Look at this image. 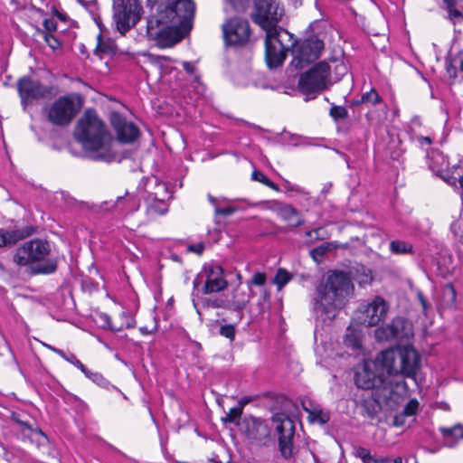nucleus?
<instances>
[{
	"mask_svg": "<svg viewBox=\"0 0 463 463\" xmlns=\"http://www.w3.org/2000/svg\"><path fill=\"white\" fill-rule=\"evenodd\" d=\"M74 136L86 150L98 152V158L108 162L115 158L110 151L113 138L95 111H85L78 121Z\"/></svg>",
	"mask_w": 463,
	"mask_h": 463,
	"instance_id": "nucleus-1",
	"label": "nucleus"
},
{
	"mask_svg": "<svg viewBox=\"0 0 463 463\" xmlns=\"http://www.w3.org/2000/svg\"><path fill=\"white\" fill-rule=\"evenodd\" d=\"M353 290L354 285L346 273H330L317 288L316 310L321 312L326 318H334L335 311L344 307Z\"/></svg>",
	"mask_w": 463,
	"mask_h": 463,
	"instance_id": "nucleus-2",
	"label": "nucleus"
},
{
	"mask_svg": "<svg viewBox=\"0 0 463 463\" xmlns=\"http://www.w3.org/2000/svg\"><path fill=\"white\" fill-rule=\"evenodd\" d=\"M376 370L383 373L392 392L405 391V348L391 347L381 352L373 361Z\"/></svg>",
	"mask_w": 463,
	"mask_h": 463,
	"instance_id": "nucleus-3",
	"label": "nucleus"
},
{
	"mask_svg": "<svg viewBox=\"0 0 463 463\" xmlns=\"http://www.w3.org/2000/svg\"><path fill=\"white\" fill-rule=\"evenodd\" d=\"M180 29L160 10L157 14L147 19L146 35L161 48L172 47L181 40Z\"/></svg>",
	"mask_w": 463,
	"mask_h": 463,
	"instance_id": "nucleus-4",
	"label": "nucleus"
},
{
	"mask_svg": "<svg viewBox=\"0 0 463 463\" xmlns=\"http://www.w3.org/2000/svg\"><path fill=\"white\" fill-rule=\"evenodd\" d=\"M266 32L265 54L269 68L280 66L287 57L288 51L294 46L292 34L278 28Z\"/></svg>",
	"mask_w": 463,
	"mask_h": 463,
	"instance_id": "nucleus-5",
	"label": "nucleus"
},
{
	"mask_svg": "<svg viewBox=\"0 0 463 463\" xmlns=\"http://www.w3.org/2000/svg\"><path fill=\"white\" fill-rule=\"evenodd\" d=\"M331 84L330 67L320 61L300 76L298 89L304 94H311L326 90Z\"/></svg>",
	"mask_w": 463,
	"mask_h": 463,
	"instance_id": "nucleus-6",
	"label": "nucleus"
},
{
	"mask_svg": "<svg viewBox=\"0 0 463 463\" xmlns=\"http://www.w3.org/2000/svg\"><path fill=\"white\" fill-rule=\"evenodd\" d=\"M114 22L117 30L124 34L133 27L140 19L141 6L137 0L114 1Z\"/></svg>",
	"mask_w": 463,
	"mask_h": 463,
	"instance_id": "nucleus-7",
	"label": "nucleus"
},
{
	"mask_svg": "<svg viewBox=\"0 0 463 463\" xmlns=\"http://www.w3.org/2000/svg\"><path fill=\"white\" fill-rule=\"evenodd\" d=\"M50 251V245L46 241L31 240L16 250L14 262L19 266L40 263L45 260Z\"/></svg>",
	"mask_w": 463,
	"mask_h": 463,
	"instance_id": "nucleus-8",
	"label": "nucleus"
},
{
	"mask_svg": "<svg viewBox=\"0 0 463 463\" xmlns=\"http://www.w3.org/2000/svg\"><path fill=\"white\" fill-rule=\"evenodd\" d=\"M323 49L324 43L316 37L306 39L297 44L294 43L292 49L293 59L290 65L297 70L303 69L317 60Z\"/></svg>",
	"mask_w": 463,
	"mask_h": 463,
	"instance_id": "nucleus-9",
	"label": "nucleus"
},
{
	"mask_svg": "<svg viewBox=\"0 0 463 463\" xmlns=\"http://www.w3.org/2000/svg\"><path fill=\"white\" fill-rule=\"evenodd\" d=\"M253 21L264 31L278 29L277 24L283 15V9L274 0H255Z\"/></svg>",
	"mask_w": 463,
	"mask_h": 463,
	"instance_id": "nucleus-10",
	"label": "nucleus"
},
{
	"mask_svg": "<svg viewBox=\"0 0 463 463\" xmlns=\"http://www.w3.org/2000/svg\"><path fill=\"white\" fill-rule=\"evenodd\" d=\"M79 110L73 99L70 96L58 98L48 109V120L56 126H66L71 122Z\"/></svg>",
	"mask_w": 463,
	"mask_h": 463,
	"instance_id": "nucleus-11",
	"label": "nucleus"
},
{
	"mask_svg": "<svg viewBox=\"0 0 463 463\" xmlns=\"http://www.w3.org/2000/svg\"><path fill=\"white\" fill-rule=\"evenodd\" d=\"M279 435V447L282 456L289 458L293 456L294 421L284 413H277L272 418Z\"/></svg>",
	"mask_w": 463,
	"mask_h": 463,
	"instance_id": "nucleus-12",
	"label": "nucleus"
},
{
	"mask_svg": "<svg viewBox=\"0 0 463 463\" xmlns=\"http://www.w3.org/2000/svg\"><path fill=\"white\" fill-rule=\"evenodd\" d=\"M167 5L162 10L174 24L181 29H185L190 25L195 12V4L192 0H165Z\"/></svg>",
	"mask_w": 463,
	"mask_h": 463,
	"instance_id": "nucleus-13",
	"label": "nucleus"
},
{
	"mask_svg": "<svg viewBox=\"0 0 463 463\" xmlns=\"http://www.w3.org/2000/svg\"><path fill=\"white\" fill-rule=\"evenodd\" d=\"M354 383L358 388L370 390L384 385L388 386L386 379L383 378V373L380 370H376V365L373 361H364L360 365L354 375Z\"/></svg>",
	"mask_w": 463,
	"mask_h": 463,
	"instance_id": "nucleus-14",
	"label": "nucleus"
},
{
	"mask_svg": "<svg viewBox=\"0 0 463 463\" xmlns=\"http://www.w3.org/2000/svg\"><path fill=\"white\" fill-rule=\"evenodd\" d=\"M223 36L230 45H242L248 43L250 35L249 22L234 17L222 25Z\"/></svg>",
	"mask_w": 463,
	"mask_h": 463,
	"instance_id": "nucleus-15",
	"label": "nucleus"
},
{
	"mask_svg": "<svg viewBox=\"0 0 463 463\" xmlns=\"http://www.w3.org/2000/svg\"><path fill=\"white\" fill-rule=\"evenodd\" d=\"M240 430L251 443L258 445L265 444L269 437V428L267 423L252 416L244 417L240 424Z\"/></svg>",
	"mask_w": 463,
	"mask_h": 463,
	"instance_id": "nucleus-16",
	"label": "nucleus"
},
{
	"mask_svg": "<svg viewBox=\"0 0 463 463\" xmlns=\"http://www.w3.org/2000/svg\"><path fill=\"white\" fill-rule=\"evenodd\" d=\"M17 90L22 104L25 107L33 100L47 97L51 91L40 81L24 77L17 82Z\"/></svg>",
	"mask_w": 463,
	"mask_h": 463,
	"instance_id": "nucleus-17",
	"label": "nucleus"
},
{
	"mask_svg": "<svg viewBox=\"0 0 463 463\" xmlns=\"http://www.w3.org/2000/svg\"><path fill=\"white\" fill-rule=\"evenodd\" d=\"M110 122L120 142L131 143L138 137V128L134 123L127 121L119 113H111Z\"/></svg>",
	"mask_w": 463,
	"mask_h": 463,
	"instance_id": "nucleus-18",
	"label": "nucleus"
},
{
	"mask_svg": "<svg viewBox=\"0 0 463 463\" xmlns=\"http://www.w3.org/2000/svg\"><path fill=\"white\" fill-rule=\"evenodd\" d=\"M423 357L414 347L407 344V378H411L420 387L425 381L421 372Z\"/></svg>",
	"mask_w": 463,
	"mask_h": 463,
	"instance_id": "nucleus-19",
	"label": "nucleus"
},
{
	"mask_svg": "<svg viewBox=\"0 0 463 463\" xmlns=\"http://www.w3.org/2000/svg\"><path fill=\"white\" fill-rule=\"evenodd\" d=\"M374 336L379 342L402 339L405 336V319L396 317L390 324L376 328Z\"/></svg>",
	"mask_w": 463,
	"mask_h": 463,
	"instance_id": "nucleus-20",
	"label": "nucleus"
},
{
	"mask_svg": "<svg viewBox=\"0 0 463 463\" xmlns=\"http://www.w3.org/2000/svg\"><path fill=\"white\" fill-rule=\"evenodd\" d=\"M387 311L386 302L382 298H375L364 311L363 324L367 326L377 325L385 318Z\"/></svg>",
	"mask_w": 463,
	"mask_h": 463,
	"instance_id": "nucleus-21",
	"label": "nucleus"
},
{
	"mask_svg": "<svg viewBox=\"0 0 463 463\" xmlns=\"http://www.w3.org/2000/svg\"><path fill=\"white\" fill-rule=\"evenodd\" d=\"M205 274L206 280L203 288V294L219 292L227 288L228 283L220 266H210L205 269Z\"/></svg>",
	"mask_w": 463,
	"mask_h": 463,
	"instance_id": "nucleus-22",
	"label": "nucleus"
},
{
	"mask_svg": "<svg viewBox=\"0 0 463 463\" xmlns=\"http://www.w3.org/2000/svg\"><path fill=\"white\" fill-rule=\"evenodd\" d=\"M34 232L33 227L21 229H0V248L13 247L19 241H22Z\"/></svg>",
	"mask_w": 463,
	"mask_h": 463,
	"instance_id": "nucleus-23",
	"label": "nucleus"
},
{
	"mask_svg": "<svg viewBox=\"0 0 463 463\" xmlns=\"http://www.w3.org/2000/svg\"><path fill=\"white\" fill-rule=\"evenodd\" d=\"M427 162L429 168L445 181H448L445 174L449 171V160L439 149H431L427 153Z\"/></svg>",
	"mask_w": 463,
	"mask_h": 463,
	"instance_id": "nucleus-24",
	"label": "nucleus"
},
{
	"mask_svg": "<svg viewBox=\"0 0 463 463\" xmlns=\"http://www.w3.org/2000/svg\"><path fill=\"white\" fill-rule=\"evenodd\" d=\"M276 212L281 219L288 222L293 227L303 224V219L299 213L290 204L278 203Z\"/></svg>",
	"mask_w": 463,
	"mask_h": 463,
	"instance_id": "nucleus-25",
	"label": "nucleus"
},
{
	"mask_svg": "<svg viewBox=\"0 0 463 463\" xmlns=\"http://www.w3.org/2000/svg\"><path fill=\"white\" fill-rule=\"evenodd\" d=\"M345 345L354 350L359 351L362 348V335L360 330L350 326L346 329V333L344 337Z\"/></svg>",
	"mask_w": 463,
	"mask_h": 463,
	"instance_id": "nucleus-26",
	"label": "nucleus"
},
{
	"mask_svg": "<svg viewBox=\"0 0 463 463\" xmlns=\"http://www.w3.org/2000/svg\"><path fill=\"white\" fill-rule=\"evenodd\" d=\"M305 411L307 412V418L312 423L326 424L330 420V415L327 411L322 410L319 406L307 408L303 404Z\"/></svg>",
	"mask_w": 463,
	"mask_h": 463,
	"instance_id": "nucleus-27",
	"label": "nucleus"
},
{
	"mask_svg": "<svg viewBox=\"0 0 463 463\" xmlns=\"http://www.w3.org/2000/svg\"><path fill=\"white\" fill-rule=\"evenodd\" d=\"M439 431L450 446L459 439H463V426L461 424H457L450 428L440 427Z\"/></svg>",
	"mask_w": 463,
	"mask_h": 463,
	"instance_id": "nucleus-28",
	"label": "nucleus"
},
{
	"mask_svg": "<svg viewBox=\"0 0 463 463\" xmlns=\"http://www.w3.org/2000/svg\"><path fill=\"white\" fill-rule=\"evenodd\" d=\"M44 345L47 348H49L52 351H53L54 353H56L57 354H59L60 356H61L63 359H65L66 361H68L71 364H73L74 366H76L77 368H79L86 376H89L90 370L87 369L86 366L73 354H66L61 349H58L56 347H53V346L46 345V344Z\"/></svg>",
	"mask_w": 463,
	"mask_h": 463,
	"instance_id": "nucleus-29",
	"label": "nucleus"
},
{
	"mask_svg": "<svg viewBox=\"0 0 463 463\" xmlns=\"http://www.w3.org/2000/svg\"><path fill=\"white\" fill-rule=\"evenodd\" d=\"M244 404L241 403L238 406L230 409L229 412L223 418V421L234 423L236 425H240V419L242 414Z\"/></svg>",
	"mask_w": 463,
	"mask_h": 463,
	"instance_id": "nucleus-30",
	"label": "nucleus"
},
{
	"mask_svg": "<svg viewBox=\"0 0 463 463\" xmlns=\"http://www.w3.org/2000/svg\"><path fill=\"white\" fill-rule=\"evenodd\" d=\"M116 206L123 211H135L137 209L135 198L130 195L118 197L116 203Z\"/></svg>",
	"mask_w": 463,
	"mask_h": 463,
	"instance_id": "nucleus-31",
	"label": "nucleus"
},
{
	"mask_svg": "<svg viewBox=\"0 0 463 463\" xmlns=\"http://www.w3.org/2000/svg\"><path fill=\"white\" fill-rule=\"evenodd\" d=\"M292 279V275L285 269L279 268L274 279V283L277 285L278 289L280 290L287 285Z\"/></svg>",
	"mask_w": 463,
	"mask_h": 463,
	"instance_id": "nucleus-32",
	"label": "nucleus"
},
{
	"mask_svg": "<svg viewBox=\"0 0 463 463\" xmlns=\"http://www.w3.org/2000/svg\"><path fill=\"white\" fill-rule=\"evenodd\" d=\"M410 130H411V137H410L411 140H413L415 133H419L420 131L428 133L430 129L426 126L423 125L421 119L419 117H414L411 120Z\"/></svg>",
	"mask_w": 463,
	"mask_h": 463,
	"instance_id": "nucleus-33",
	"label": "nucleus"
},
{
	"mask_svg": "<svg viewBox=\"0 0 463 463\" xmlns=\"http://www.w3.org/2000/svg\"><path fill=\"white\" fill-rule=\"evenodd\" d=\"M252 179L267 185L268 187H269L275 191L279 190L278 185L275 183H273L271 180H269L263 173H261L260 171H254L252 173Z\"/></svg>",
	"mask_w": 463,
	"mask_h": 463,
	"instance_id": "nucleus-34",
	"label": "nucleus"
},
{
	"mask_svg": "<svg viewBox=\"0 0 463 463\" xmlns=\"http://www.w3.org/2000/svg\"><path fill=\"white\" fill-rule=\"evenodd\" d=\"M147 212L149 213L164 214L167 212V208L164 201L155 200L149 203Z\"/></svg>",
	"mask_w": 463,
	"mask_h": 463,
	"instance_id": "nucleus-35",
	"label": "nucleus"
},
{
	"mask_svg": "<svg viewBox=\"0 0 463 463\" xmlns=\"http://www.w3.org/2000/svg\"><path fill=\"white\" fill-rule=\"evenodd\" d=\"M412 141H416L420 146L424 147L431 145L432 137L430 131L428 133L420 131L419 133H415L414 139Z\"/></svg>",
	"mask_w": 463,
	"mask_h": 463,
	"instance_id": "nucleus-36",
	"label": "nucleus"
},
{
	"mask_svg": "<svg viewBox=\"0 0 463 463\" xmlns=\"http://www.w3.org/2000/svg\"><path fill=\"white\" fill-rule=\"evenodd\" d=\"M330 116L335 120L345 119L348 116V111L342 106H332L329 112Z\"/></svg>",
	"mask_w": 463,
	"mask_h": 463,
	"instance_id": "nucleus-37",
	"label": "nucleus"
},
{
	"mask_svg": "<svg viewBox=\"0 0 463 463\" xmlns=\"http://www.w3.org/2000/svg\"><path fill=\"white\" fill-rule=\"evenodd\" d=\"M56 263L53 261H47L43 264H39L33 269L34 273L50 274L56 270Z\"/></svg>",
	"mask_w": 463,
	"mask_h": 463,
	"instance_id": "nucleus-38",
	"label": "nucleus"
},
{
	"mask_svg": "<svg viewBox=\"0 0 463 463\" xmlns=\"http://www.w3.org/2000/svg\"><path fill=\"white\" fill-rule=\"evenodd\" d=\"M99 318L104 322L103 326H107L108 328H109L112 331H120L125 327V326L123 324L117 325V324L113 323L111 321L110 317L107 314H101L99 316Z\"/></svg>",
	"mask_w": 463,
	"mask_h": 463,
	"instance_id": "nucleus-39",
	"label": "nucleus"
},
{
	"mask_svg": "<svg viewBox=\"0 0 463 463\" xmlns=\"http://www.w3.org/2000/svg\"><path fill=\"white\" fill-rule=\"evenodd\" d=\"M381 100L380 99V96L378 94V92L372 89L370 91L363 94L362 96V102H367V103H371V104H377L379 103Z\"/></svg>",
	"mask_w": 463,
	"mask_h": 463,
	"instance_id": "nucleus-40",
	"label": "nucleus"
},
{
	"mask_svg": "<svg viewBox=\"0 0 463 463\" xmlns=\"http://www.w3.org/2000/svg\"><path fill=\"white\" fill-rule=\"evenodd\" d=\"M447 5L448 12L450 19L455 20L462 17L461 12L455 8V1L454 0H444Z\"/></svg>",
	"mask_w": 463,
	"mask_h": 463,
	"instance_id": "nucleus-41",
	"label": "nucleus"
},
{
	"mask_svg": "<svg viewBox=\"0 0 463 463\" xmlns=\"http://www.w3.org/2000/svg\"><path fill=\"white\" fill-rule=\"evenodd\" d=\"M220 335L233 341L235 338V327L232 325H224L220 328Z\"/></svg>",
	"mask_w": 463,
	"mask_h": 463,
	"instance_id": "nucleus-42",
	"label": "nucleus"
},
{
	"mask_svg": "<svg viewBox=\"0 0 463 463\" xmlns=\"http://www.w3.org/2000/svg\"><path fill=\"white\" fill-rule=\"evenodd\" d=\"M416 296L420 306L421 312L425 317H427L428 310L430 308V303L426 300V298L423 297V294L420 291L417 290Z\"/></svg>",
	"mask_w": 463,
	"mask_h": 463,
	"instance_id": "nucleus-43",
	"label": "nucleus"
},
{
	"mask_svg": "<svg viewBox=\"0 0 463 463\" xmlns=\"http://www.w3.org/2000/svg\"><path fill=\"white\" fill-rule=\"evenodd\" d=\"M390 249L392 253L403 254L405 253V243L401 241H392L390 243Z\"/></svg>",
	"mask_w": 463,
	"mask_h": 463,
	"instance_id": "nucleus-44",
	"label": "nucleus"
},
{
	"mask_svg": "<svg viewBox=\"0 0 463 463\" xmlns=\"http://www.w3.org/2000/svg\"><path fill=\"white\" fill-rule=\"evenodd\" d=\"M355 456L360 458L364 463H367L368 460L372 459L373 457L370 454V451L363 447H359L355 449Z\"/></svg>",
	"mask_w": 463,
	"mask_h": 463,
	"instance_id": "nucleus-45",
	"label": "nucleus"
},
{
	"mask_svg": "<svg viewBox=\"0 0 463 463\" xmlns=\"http://www.w3.org/2000/svg\"><path fill=\"white\" fill-rule=\"evenodd\" d=\"M44 41L52 50H56L61 46V43L52 33H44Z\"/></svg>",
	"mask_w": 463,
	"mask_h": 463,
	"instance_id": "nucleus-46",
	"label": "nucleus"
},
{
	"mask_svg": "<svg viewBox=\"0 0 463 463\" xmlns=\"http://www.w3.org/2000/svg\"><path fill=\"white\" fill-rule=\"evenodd\" d=\"M237 211H238V208H236L234 206H227V207H223V208L215 206L214 213L216 215L230 216Z\"/></svg>",
	"mask_w": 463,
	"mask_h": 463,
	"instance_id": "nucleus-47",
	"label": "nucleus"
},
{
	"mask_svg": "<svg viewBox=\"0 0 463 463\" xmlns=\"http://www.w3.org/2000/svg\"><path fill=\"white\" fill-rule=\"evenodd\" d=\"M43 25L44 27V33H52L57 29V23L52 18L44 19Z\"/></svg>",
	"mask_w": 463,
	"mask_h": 463,
	"instance_id": "nucleus-48",
	"label": "nucleus"
},
{
	"mask_svg": "<svg viewBox=\"0 0 463 463\" xmlns=\"http://www.w3.org/2000/svg\"><path fill=\"white\" fill-rule=\"evenodd\" d=\"M306 234L307 237H314L317 240H324L326 237V232L324 231L323 228L314 229L312 231L307 232Z\"/></svg>",
	"mask_w": 463,
	"mask_h": 463,
	"instance_id": "nucleus-49",
	"label": "nucleus"
},
{
	"mask_svg": "<svg viewBox=\"0 0 463 463\" xmlns=\"http://www.w3.org/2000/svg\"><path fill=\"white\" fill-rule=\"evenodd\" d=\"M419 402L416 399H411L407 402V417L414 415L419 409Z\"/></svg>",
	"mask_w": 463,
	"mask_h": 463,
	"instance_id": "nucleus-50",
	"label": "nucleus"
},
{
	"mask_svg": "<svg viewBox=\"0 0 463 463\" xmlns=\"http://www.w3.org/2000/svg\"><path fill=\"white\" fill-rule=\"evenodd\" d=\"M266 283L265 273L258 272L255 273L251 279V284L255 286H263Z\"/></svg>",
	"mask_w": 463,
	"mask_h": 463,
	"instance_id": "nucleus-51",
	"label": "nucleus"
},
{
	"mask_svg": "<svg viewBox=\"0 0 463 463\" xmlns=\"http://www.w3.org/2000/svg\"><path fill=\"white\" fill-rule=\"evenodd\" d=\"M188 251L194 252L198 255H201L204 250V245L203 243H196V244H191L187 247Z\"/></svg>",
	"mask_w": 463,
	"mask_h": 463,
	"instance_id": "nucleus-52",
	"label": "nucleus"
},
{
	"mask_svg": "<svg viewBox=\"0 0 463 463\" xmlns=\"http://www.w3.org/2000/svg\"><path fill=\"white\" fill-rule=\"evenodd\" d=\"M405 422V409L402 412L398 415H395L393 418V425L394 426H402Z\"/></svg>",
	"mask_w": 463,
	"mask_h": 463,
	"instance_id": "nucleus-53",
	"label": "nucleus"
},
{
	"mask_svg": "<svg viewBox=\"0 0 463 463\" xmlns=\"http://www.w3.org/2000/svg\"><path fill=\"white\" fill-rule=\"evenodd\" d=\"M446 71L449 78L455 79L457 77V67L452 62H446Z\"/></svg>",
	"mask_w": 463,
	"mask_h": 463,
	"instance_id": "nucleus-54",
	"label": "nucleus"
},
{
	"mask_svg": "<svg viewBox=\"0 0 463 463\" xmlns=\"http://www.w3.org/2000/svg\"><path fill=\"white\" fill-rule=\"evenodd\" d=\"M87 377L98 384H101L104 382L103 376L99 373H92L90 371L89 376Z\"/></svg>",
	"mask_w": 463,
	"mask_h": 463,
	"instance_id": "nucleus-55",
	"label": "nucleus"
},
{
	"mask_svg": "<svg viewBox=\"0 0 463 463\" xmlns=\"http://www.w3.org/2000/svg\"><path fill=\"white\" fill-rule=\"evenodd\" d=\"M330 250L329 244L320 245L312 250L313 254L323 256L327 250Z\"/></svg>",
	"mask_w": 463,
	"mask_h": 463,
	"instance_id": "nucleus-56",
	"label": "nucleus"
},
{
	"mask_svg": "<svg viewBox=\"0 0 463 463\" xmlns=\"http://www.w3.org/2000/svg\"><path fill=\"white\" fill-rule=\"evenodd\" d=\"M208 306L212 307H224V301L221 299L207 300Z\"/></svg>",
	"mask_w": 463,
	"mask_h": 463,
	"instance_id": "nucleus-57",
	"label": "nucleus"
},
{
	"mask_svg": "<svg viewBox=\"0 0 463 463\" xmlns=\"http://www.w3.org/2000/svg\"><path fill=\"white\" fill-rule=\"evenodd\" d=\"M17 423L21 426L22 430H24V431L27 430L28 431L27 435H30L32 432L34 431L33 427L30 426L27 422H24V421H22V420H17Z\"/></svg>",
	"mask_w": 463,
	"mask_h": 463,
	"instance_id": "nucleus-58",
	"label": "nucleus"
},
{
	"mask_svg": "<svg viewBox=\"0 0 463 463\" xmlns=\"http://www.w3.org/2000/svg\"><path fill=\"white\" fill-rule=\"evenodd\" d=\"M445 293L450 296V299H451L452 302L455 301V299H456V291H455L454 288L451 285H448L445 288Z\"/></svg>",
	"mask_w": 463,
	"mask_h": 463,
	"instance_id": "nucleus-59",
	"label": "nucleus"
},
{
	"mask_svg": "<svg viewBox=\"0 0 463 463\" xmlns=\"http://www.w3.org/2000/svg\"><path fill=\"white\" fill-rule=\"evenodd\" d=\"M380 463H402V458L401 457H398L394 459H392L390 458H381Z\"/></svg>",
	"mask_w": 463,
	"mask_h": 463,
	"instance_id": "nucleus-60",
	"label": "nucleus"
},
{
	"mask_svg": "<svg viewBox=\"0 0 463 463\" xmlns=\"http://www.w3.org/2000/svg\"><path fill=\"white\" fill-rule=\"evenodd\" d=\"M183 66H184V69L187 72H189V73H193L194 72V66L190 62L185 61V62H184Z\"/></svg>",
	"mask_w": 463,
	"mask_h": 463,
	"instance_id": "nucleus-61",
	"label": "nucleus"
},
{
	"mask_svg": "<svg viewBox=\"0 0 463 463\" xmlns=\"http://www.w3.org/2000/svg\"><path fill=\"white\" fill-rule=\"evenodd\" d=\"M166 60H167V58L164 57V56H158L156 58V61L160 64L162 63L163 61H166Z\"/></svg>",
	"mask_w": 463,
	"mask_h": 463,
	"instance_id": "nucleus-62",
	"label": "nucleus"
},
{
	"mask_svg": "<svg viewBox=\"0 0 463 463\" xmlns=\"http://www.w3.org/2000/svg\"><path fill=\"white\" fill-rule=\"evenodd\" d=\"M208 200H209V201H210V203H213V205H215L216 201H217V200H216V198H215V197H213V195H211V194H209V195H208Z\"/></svg>",
	"mask_w": 463,
	"mask_h": 463,
	"instance_id": "nucleus-63",
	"label": "nucleus"
},
{
	"mask_svg": "<svg viewBox=\"0 0 463 463\" xmlns=\"http://www.w3.org/2000/svg\"><path fill=\"white\" fill-rule=\"evenodd\" d=\"M381 458H373L372 459L368 460L367 463H380Z\"/></svg>",
	"mask_w": 463,
	"mask_h": 463,
	"instance_id": "nucleus-64",
	"label": "nucleus"
}]
</instances>
